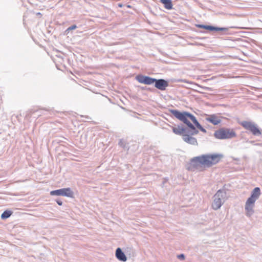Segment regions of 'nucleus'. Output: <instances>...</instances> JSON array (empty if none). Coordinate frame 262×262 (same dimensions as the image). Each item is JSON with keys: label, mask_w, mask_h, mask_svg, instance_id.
<instances>
[{"label": "nucleus", "mask_w": 262, "mask_h": 262, "mask_svg": "<svg viewBox=\"0 0 262 262\" xmlns=\"http://www.w3.org/2000/svg\"><path fill=\"white\" fill-rule=\"evenodd\" d=\"M223 156L222 154H207L195 157L190 160V169L191 168L198 169L202 165L209 167L219 163Z\"/></svg>", "instance_id": "nucleus-1"}, {"label": "nucleus", "mask_w": 262, "mask_h": 262, "mask_svg": "<svg viewBox=\"0 0 262 262\" xmlns=\"http://www.w3.org/2000/svg\"><path fill=\"white\" fill-rule=\"evenodd\" d=\"M179 82H187V81L186 79H179L178 80Z\"/></svg>", "instance_id": "nucleus-24"}, {"label": "nucleus", "mask_w": 262, "mask_h": 262, "mask_svg": "<svg viewBox=\"0 0 262 262\" xmlns=\"http://www.w3.org/2000/svg\"><path fill=\"white\" fill-rule=\"evenodd\" d=\"M254 141H250V143H253Z\"/></svg>", "instance_id": "nucleus-25"}, {"label": "nucleus", "mask_w": 262, "mask_h": 262, "mask_svg": "<svg viewBox=\"0 0 262 262\" xmlns=\"http://www.w3.org/2000/svg\"><path fill=\"white\" fill-rule=\"evenodd\" d=\"M51 195L64 196L69 198L74 197V193L70 188H64L50 192Z\"/></svg>", "instance_id": "nucleus-7"}, {"label": "nucleus", "mask_w": 262, "mask_h": 262, "mask_svg": "<svg viewBox=\"0 0 262 262\" xmlns=\"http://www.w3.org/2000/svg\"><path fill=\"white\" fill-rule=\"evenodd\" d=\"M116 256L118 259L122 261H126L127 258L121 248H118L116 250Z\"/></svg>", "instance_id": "nucleus-13"}, {"label": "nucleus", "mask_w": 262, "mask_h": 262, "mask_svg": "<svg viewBox=\"0 0 262 262\" xmlns=\"http://www.w3.org/2000/svg\"><path fill=\"white\" fill-rule=\"evenodd\" d=\"M56 201L59 205L61 206L62 205V202L60 200L58 199Z\"/></svg>", "instance_id": "nucleus-23"}, {"label": "nucleus", "mask_w": 262, "mask_h": 262, "mask_svg": "<svg viewBox=\"0 0 262 262\" xmlns=\"http://www.w3.org/2000/svg\"><path fill=\"white\" fill-rule=\"evenodd\" d=\"M240 124L254 136H259L261 135V132L258 128L257 124L253 122L243 121L240 123Z\"/></svg>", "instance_id": "nucleus-6"}, {"label": "nucleus", "mask_w": 262, "mask_h": 262, "mask_svg": "<svg viewBox=\"0 0 262 262\" xmlns=\"http://www.w3.org/2000/svg\"><path fill=\"white\" fill-rule=\"evenodd\" d=\"M206 30H209L210 31H226L228 30L227 28H224V27H217L212 26H209L208 25L207 28Z\"/></svg>", "instance_id": "nucleus-15"}, {"label": "nucleus", "mask_w": 262, "mask_h": 262, "mask_svg": "<svg viewBox=\"0 0 262 262\" xmlns=\"http://www.w3.org/2000/svg\"><path fill=\"white\" fill-rule=\"evenodd\" d=\"M77 28V26L75 25H73L71 26H70V27H69L67 30H66V32H69L71 30H74V29H75Z\"/></svg>", "instance_id": "nucleus-19"}, {"label": "nucleus", "mask_w": 262, "mask_h": 262, "mask_svg": "<svg viewBox=\"0 0 262 262\" xmlns=\"http://www.w3.org/2000/svg\"><path fill=\"white\" fill-rule=\"evenodd\" d=\"M172 131L176 135L183 136L187 133V128L184 127L182 124H180L176 127H172Z\"/></svg>", "instance_id": "nucleus-11"}, {"label": "nucleus", "mask_w": 262, "mask_h": 262, "mask_svg": "<svg viewBox=\"0 0 262 262\" xmlns=\"http://www.w3.org/2000/svg\"><path fill=\"white\" fill-rule=\"evenodd\" d=\"M177 257L178 259H179L181 260H183L185 259V256L184 254H181L178 255Z\"/></svg>", "instance_id": "nucleus-21"}, {"label": "nucleus", "mask_w": 262, "mask_h": 262, "mask_svg": "<svg viewBox=\"0 0 262 262\" xmlns=\"http://www.w3.org/2000/svg\"><path fill=\"white\" fill-rule=\"evenodd\" d=\"M136 80L141 83L145 84H151L155 81V78L144 76L143 75H138L136 77Z\"/></svg>", "instance_id": "nucleus-8"}, {"label": "nucleus", "mask_w": 262, "mask_h": 262, "mask_svg": "<svg viewBox=\"0 0 262 262\" xmlns=\"http://www.w3.org/2000/svg\"><path fill=\"white\" fill-rule=\"evenodd\" d=\"M205 119L207 121L211 123L213 125H217L221 122V120L219 118V117L214 114L207 115V117Z\"/></svg>", "instance_id": "nucleus-12"}, {"label": "nucleus", "mask_w": 262, "mask_h": 262, "mask_svg": "<svg viewBox=\"0 0 262 262\" xmlns=\"http://www.w3.org/2000/svg\"><path fill=\"white\" fill-rule=\"evenodd\" d=\"M12 214V212L9 210H6L3 212V213L1 215V218L2 219H6L9 218L11 214Z\"/></svg>", "instance_id": "nucleus-18"}, {"label": "nucleus", "mask_w": 262, "mask_h": 262, "mask_svg": "<svg viewBox=\"0 0 262 262\" xmlns=\"http://www.w3.org/2000/svg\"><path fill=\"white\" fill-rule=\"evenodd\" d=\"M226 196V192L224 190H219L214 195L213 202L212 203V208L216 210L221 208L225 202Z\"/></svg>", "instance_id": "nucleus-5"}, {"label": "nucleus", "mask_w": 262, "mask_h": 262, "mask_svg": "<svg viewBox=\"0 0 262 262\" xmlns=\"http://www.w3.org/2000/svg\"><path fill=\"white\" fill-rule=\"evenodd\" d=\"M189 119L193 123L194 125L196 126V127H198L201 124L198 121L197 119H196L195 117L193 116L192 114L190 113V115H188Z\"/></svg>", "instance_id": "nucleus-16"}, {"label": "nucleus", "mask_w": 262, "mask_h": 262, "mask_svg": "<svg viewBox=\"0 0 262 262\" xmlns=\"http://www.w3.org/2000/svg\"><path fill=\"white\" fill-rule=\"evenodd\" d=\"M214 136L218 139H229L235 137L236 134L233 129L221 128L214 132Z\"/></svg>", "instance_id": "nucleus-4"}, {"label": "nucleus", "mask_w": 262, "mask_h": 262, "mask_svg": "<svg viewBox=\"0 0 262 262\" xmlns=\"http://www.w3.org/2000/svg\"><path fill=\"white\" fill-rule=\"evenodd\" d=\"M260 194L261 191L259 187L254 188L251 191V195L247 199L245 206L246 215L247 216L250 217L253 214L255 202L258 199Z\"/></svg>", "instance_id": "nucleus-3"}, {"label": "nucleus", "mask_w": 262, "mask_h": 262, "mask_svg": "<svg viewBox=\"0 0 262 262\" xmlns=\"http://www.w3.org/2000/svg\"><path fill=\"white\" fill-rule=\"evenodd\" d=\"M190 136L192 135L188 133L185 134L183 136V140L186 143L190 144L191 145H198L196 139L195 138L192 137Z\"/></svg>", "instance_id": "nucleus-10"}, {"label": "nucleus", "mask_w": 262, "mask_h": 262, "mask_svg": "<svg viewBox=\"0 0 262 262\" xmlns=\"http://www.w3.org/2000/svg\"><path fill=\"white\" fill-rule=\"evenodd\" d=\"M155 86L161 91H164L166 90V87L168 86V82L165 79H155Z\"/></svg>", "instance_id": "nucleus-9"}, {"label": "nucleus", "mask_w": 262, "mask_h": 262, "mask_svg": "<svg viewBox=\"0 0 262 262\" xmlns=\"http://www.w3.org/2000/svg\"><path fill=\"white\" fill-rule=\"evenodd\" d=\"M198 129H199L201 132H203V133H206V130L205 129H204L201 125H200L198 127Z\"/></svg>", "instance_id": "nucleus-22"}, {"label": "nucleus", "mask_w": 262, "mask_h": 262, "mask_svg": "<svg viewBox=\"0 0 262 262\" xmlns=\"http://www.w3.org/2000/svg\"><path fill=\"white\" fill-rule=\"evenodd\" d=\"M160 2L164 5V7L167 10L172 9V0H160Z\"/></svg>", "instance_id": "nucleus-14"}, {"label": "nucleus", "mask_w": 262, "mask_h": 262, "mask_svg": "<svg viewBox=\"0 0 262 262\" xmlns=\"http://www.w3.org/2000/svg\"><path fill=\"white\" fill-rule=\"evenodd\" d=\"M196 27L199 28H202L204 29H207L208 25H201V24H198L196 25Z\"/></svg>", "instance_id": "nucleus-20"}, {"label": "nucleus", "mask_w": 262, "mask_h": 262, "mask_svg": "<svg viewBox=\"0 0 262 262\" xmlns=\"http://www.w3.org/2000/svg\"><path fill=\"white\" fill-rule=\"evenodd\" d=\"M189 119L193 123L194 125L196 126V127H198L201 124L198 121L197 119H196L195 117L193 116L192 114L190 113V115H188Z\"/></svg>", "instance_id": "nucleus-17"}, {"label": "nucleus", "mask_w": 262, "mask_h": 262, "mask_svg": "<svg viewBox=\"0 0 262 262\" xmlns=\"http://www.w3.org/2000/svg\"><path fill=\"white\" fill-rule=\"evenodd\" d=\"M170 112L176 118L182 121L187 126V133L191 135H195L198 134V130L196 128L195 126L190 122V120L188 116V115H190V113L187 112H181L176 110H171Z\"/></svg>", "instance_id": "nucleus-2"}]
</instances>
